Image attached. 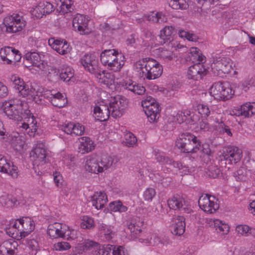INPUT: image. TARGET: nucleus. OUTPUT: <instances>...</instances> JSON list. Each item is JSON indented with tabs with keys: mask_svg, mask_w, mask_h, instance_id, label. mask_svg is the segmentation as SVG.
Masks as SVG:
<instances>
[{
	"mask_svg": "<svg viewBox=\"0 0 255 255\" xmlns=\"http://www.w3.org/2000/svg\"><path fill=\"white\" fill-rule=\"evenodd\" d=\"M30 157L34 160V165L43 164L47 162V151L43 142H37L30 153Z\"/></svg>",
	"mask_w": 255,
	"mask_h": 255,
	"instance_id": "obj_10",
	"label": "nucleus"
},
{
	"mask_svg": "<svg viewBox=\"0 0 255 255\" xmlns=\"http://www.w3.org/2000/svg\"><path fill=\"white\" fill-rule=\"evenodd\" d=\"M85 168L87 171L91 173L98 174L102 172L99 157L96 155L88 156L85 162Z\"/></svg>",
	"mask_w": 255,
	"mask_h": 255,
	"instance_id": "obj_20",
	"label": "nucleus"
},
{
	"mask_svg": "<svg viewBox=\"0 0 255 255\" xmlns=\"http://www.w3.org/2000/svg\"><path fill=\"white\" fill-rule=\"evenodd\" d=\"M60 77L66 82H74V70L72 68L69 66L63 68L60 74Z\"/></svg>",
	"mask_w": 255,
	"mask_h": 255,
	"instance_id": "obj_38",
	"label": "nucleus"
},
{
	"mask_svg": "<svg viewBox=\"0 0 255 255\" xmlns=\"http://www.w3.org/2000/svg\"><path fill=\"white\" fill-rule=\"evenodd\" d=\"M137 142L136 137L132 133H128L126 135L125 144L127 146H133Z\"/></svg>",
	"mask_w": 255,
	"mask_h": 255,
	"instance_id": "obj_55",
	"label": "nucleus"
},
{
	"mask_svg": "<svg viewBox=\"0 0 255 255\" xmlns=\"http://www.w3.org/2000/svg\"><path fill=\"white\" fill-rule=\"evenodd\" d=\"M128 228L133 235H137L141 231V227L143 226L142 222L139 219H132L128 224Z\"/></svg>",
	"mask_w": 255,
	"mask_h": 255,
	"instance_id": "obj_39",
	"label": "nucleus"
},
{
	"mask_svg": "<svg viewBox=\"0 0 255 255\" xmlns=\"http://www.w3.org/2000/svg\"><path fill=\"white\" fill-rule=\"evenodd\" d=\"M176 146L184 153H196L200 149L201 142L194 135L185 132L179 134Z\"/></svg>",
	"mask_w": 255,
	"mask_h": 255,
	"instance_id": "obj_5",
	"label": "nucleus"
},
{
	"mask_svg": "<svg viewBox=\"0 0 255 255\" xmlns=\"http://www.w3.org/2000/svg\"><path fill=\"white\" fill-rule=\"evenodd\" d=\"M11 144L15 150L20 151L24 148L25 142L21 137L14 136L12 137Z\"/></svg>",
	"mask_w": 255,
	"mask_h": 255,
	"instance_id": "obj_45",
	"label": "nucleus"
},
{
	"mask_svg": "<svg viewBox=\"0 0 255 255\" xmlns=\"http://www.w3.org/2000/svg\"><path fill=\"white\" fill-rule=\"evenodd\" d=\"M134 69L141 78L154 80L162 74L163 68L157 61L151 58L139 60L134 64Z\"/></svg>",
	"mask_w": 255,
	"mask_h": 255,
	"instance_id": "obj_2",
	"label": "nucleus"
},
{
	"mask_svg": "<svg viewBox=\"0 0 255 255\" xmlns=\"http://www.w3.org/2000/svg\"><path fill=\"white\" fill-rule=\"evenodd\" d=\"M152 238L151 237L150 239L149 238H146V239H140L139 241L141 243H145L146 244H158L160 243H162L161 242L160 239L158 237H154V239L153 240V241L152 242Z\"/></svg>",
	"mask_w": 255,
	"mask_h": 255,
	"instance_id": "obj_61",
	"label": "nucleus"
},
{
	"mask_svg": "<svg viewBox=\"0 0 255 255\" xmlns=\"http://www.w3.org/2000/svg\"><path fill=\"white\" fill-rule=\"evenodd\" d=\"M242 115L245 117H249L255 114V102L247 103L241 107Z\"/></svg>",
	"mask_w": 255,
	"mask_h": 255,
	"instance_id": "obj_40",
	"label": "nucleus"
},
{
	"mask_svg": "<svg viewBox=\"0 0 255 255\" xmlns=\"http://www.w3.org/2000/svg\"><path fill=\"white\" fill-rule=\"evenodd\" d=\"M35 93L33 96L31 98L37 103H40L44 99H47L51 102V99L56 95V91L54 90H48L44 89L42 87H38L36 89L34 88Z\"/></svg>",
	"mask_w": 255,
	"mask_h": 255,
	"instance_id": "obj_19",
	"label": "nucleus"
},
{
	"mask_svg": "<svg viewBox=\"0 0 255 255\" xmlns=\"http://www.w3.org/2000/svg\"><path fill=\"white\" fill-rule=\"evenodd\" d=\"M176 33L174 27L171 25L165 26L160 30V38L161 44L170 42L173 40L172 36Z\"/></svg>",
	"mask_w": 255,
	"mask_h": 255,
	"instance_id": "obj_30",
	"label": "nucleus"
},
{
	"mask_svg": "<svg viewBox=\"0 0 255 255\" xmlns=\"http://www.w3.org/2000/svg\"><path fill=\"white\" fill-rule=\"evenodd\" d=\"M91 202L97 209L103 208L108 202L107 195L104 192H97L91 197Z\"/></svg>",
	"mask_w": 255,
	"mask_h": 255,
	"instance_id": "obj_27",
	"label": "nucleus"
},
{
	"mask_svg": "<svg viewBox=\"0 0 255 255\" xmlns=\"http://www.w3.org/2000/svg\"><path fill=\"white\" fill-rule=\"evenodd\" d=\"M127 104L126 98L118 96L112 99L109 106L100 104L96 106L94 109V114L97 120L101 122L107 120L110 114L113 118H119L122 116Z\"/></svg>",
	"mask_w": 255,
	"mask_h": 255,
	"instance_id": "obj_1",
	"label": "nucleus"
},
{
	"mask_svg": "<svg viewBox=\"0 0 255 255\" xmlns=\"http://www.w3.org/2000/svg\"><path fill=\"white\" fill-rule=\"evenodd\" d=\"M81 227L84 229H90L94 227V220L88 216L83 217V221L81 224Z\"/></svg>",
	"mask_w": 255,
	"mask_h": 255,
	"instance_id": "obj_51",
	"label": "nucleus"
},
{
	"mask_svg": "<svg viewBox=\"0 0 255 255\" xmlns=\"http://www.w3.org/2000/svg\"><path fill=\"white\" fill-rule=\"evenodd\" d=\"M3 112L9 119L20 121L23 119V116L29 113V110L26 102L13 98L5 102Z\"/></svg>",
	"mask_w": 255,
	"mask_h": 255,
	"instance_id": "obj_3",
	"label": "nucleus"
},
{
	"mask_svg": "<svg viewBox=\"0 0 255 255\" xmlns=\"http://www.w3.org/2000/svg\"><path fill=\"white\" fill-rule=\"evenodd\" d=\"M144 16L148 21L160 24L166 22L168 20L166 15L162 12H152L150 14Z\"/></svg>",
	"mask_w": 255,
	"mask_h": 255,
	"instance_id": "obj_34",
	"label": "nucleus"
},
{
	"mask_svg": "<svg viewBox=\"0 0 255 255\" xmlns=\"http://www.w3.org/2000/svg\"><path fill=\"white\" fill-rule=\"evenodd\" d=\"M62 238H66L67 240H74L77 238V231L70 230L69 227L64 225Z\"/></svg>",
	"mask_w": 255,
	"mask_h": 255,
	"instance_id": "obj_46",
	"label": "nucleus"
},
{
	"mask_svg": "<svg viewBox=\"0 0 255 255\" xmlns=\"http://www.w3.org/2000/svg\"><path fill=\"white\" fill-rule=\"evenodd\" d=\"M61 10L63 13L71 12L73 9L72 0H64L60 6Z\"/></svg>",
	"mask_w": 255,
	"mask_h": 255,
	"instance_id": "obj_50",
	"label": "nucleus"
},
{
	"mask_svg": "<svg viewBox=\"0 0 255 255\" xmlns=\"http://www.w3.org/2000/svg\"><path fill=\"white\" fill-rule=\"evenodd\" d=\"M14 51H15V49L12 47H5L0 49V56L2 60L5 61L7 64H9L12 62Z\"/></svg>",
	"mask_w": 255,
	"mask_h": 255,
	"instance_id": "obj_35",
	"label": "nucleus"
},
{
	"mask_svg": "<svg viewBox=\"0 0 255 255\" xmlns=\"http://www.w3.org/2000/svg\"><path fill=\"white\" fill-rule=\"evenodd\" d=\"M154 158L157 162L161 164H171L172 163V159L165 155L164 153L159 151L158 150L154 151Z\"/></svg>",
	"mask_w": 255,
	"mask_h": 255,
	"instance_id": "obj_43",
	"label": "nucleus"
},
{
	"mask_svg": "<svg viewBox=\"0 0 255 255\" xmlns=\"http://www.w3.org/2000/svg\"><path fill=\"white\" fill-rule=\"evenodd\" d=\"M159 56L165 61H170L173 59L172 52L164 48L160 49Z\"/></svg>",
	"mask_w": 255,
	"mask_h": 255,
	"instance_id": "obj_52",
	"label": "nucleus"
},
{
	"mask_svg": "<svg viewBox=\"0 0 255 255\" xmlns=\"http://www.w3.org/2000/svg\"><path fill=\"white\" fill-rule=\"evenodd\" d=\"M94 149L93 142L88 137H82L80 139V144L78 146V151L82 154H84L91 151Z\"/></svg>",
	"mask_w": 255,
	"mask_h": 255,
	"instance_id": "obj_31",
	"label": "nucleus"
},
{
	"mask_svg": "<svg viewBox=\"0 0 255 255\" xmlns=\"http://www.w3.org/2000/svg\"><path fill=\"white\" fill-rule=\"evenodd\" d=\"M97 79H99V82L103 83L105 85L109 86L112 85L114 82L113 75L109 73H105L104 71L101 72L98 69V72L94 73Z\"/></svg>",
	"mask_w": 255,
	"mask_h": 255,
	"instance_id": "obj_33",
	"label": "nucleus"
},
{
	"mask_svg": "<svg viewBox=\"0 0 255 255\" xmlns=\"http://www.w3.org/2000/svg\"><path fill=\"white\" fill-rule=\"evenodd\" d=\"M17 243L12 240L5 241L0 245V255H11L17 253Z\"/></svg>",
	"mask_w": 255,
	"mask_h": 255,
	"instance_id": "obj_26",
	"label": "nucleus"
},
{
	"mask_svg": "<svg viewBox=\"0 0 255 255\" xmlns=\"http://www.w3.org/2000/svg\"><path fill=\"white\" fill-rule=\"evenodd\" d=\"M185 220L183 216H180L174 219L171 229V232L174 235L180 236L183 234L185 230Z\"/></svg>",
	"mask_w": 255,
	"mask_h": 255,
	"instance_id": "obj_28",
	"label": "nucleus"
},
{
	"mask_svg": "<svg viewBox=\"0 0 255 255\" xmlns=\"http://www.w3.org/2000/svg\"><path fill=\"white\" fill-rule=\"evenodd\" d=\"M169 4L175 9H186L188 7V4L186 0H170Z\"/></svg>",
	"mask_w": 255,
	"mask_h": 255,
	"instance_id": "obj_44",
	"label": "nucleus"
},
{
	"mask_svg": "<svg viewBox=\"0 0 255 255\" xmlns=\"http://www.w3.org/2000/svg\"><path fill=\"white\" fill-rule=\"evenodd\" d=\"M64 225L55 222L50 224L47 228V234L54 238H62Z\"/></svg>",
	"mask_w": 255,
	"mask_h": 255,
	"instance_id": "obj_32",
	"label": "nucleus"
},
{
	"mask_svg": "<svg viewBox=\"0 0 255 255\" xmlns=\"http://www.w3.org/2000/svg\"><path fill=\"white\" fill-rule=\"evenodd\" d=\"M144 104H147V106H151L152 105H153V104H158L157 103H156L155 100L151 97H147V98L146 99H145L144 100H143L142 101V106L143 107L144 110L145 109V105Z\"/></svg>",
	"mask_w": 255,
	"mask_h": 255,
	"instance_id": "obj_64",
	"label": "nucleus"
},
{
	"mask_svg": "<svg viewBox=\"0 0 255 255\" xmlns=\"http://www.w3.org/2000/svg\"><path fill=\"white\" fill-rule=\"evenodd\" d=\"M216 230L218 233L222 235H227L229 232L230 227L227 224L223 223L220 221V224L218 226Z\"/></svg>",
	"mask_w": 255,
	"mask_h": 255,
	"instance_id": "obj_57",
	"label": "nucleus"
},
{
	"mask_svg": "<svg viewBox=\"0 0 255 255\" xmlns=\"http://www.w3.org/2000/svg\"><path fill=\"white\" fill-rule=\"evenodd\" d=\"M214 197L208 195L201 196L198 200L200 208L208 213H213L219 208V205L214 201Z\"/></svg>",
	"mask_w": 255,
	"mask_h": 255,
	"instance_id": "obj_12",
	"label": "nucleus"
},
{
	"mask_svg": "<svg viewBox=\"0 0 255 255\" xmlns=\"http://www.w3.org/2000/svg\"><path fill=\"white\" fill-rule=\"evenodd\" d=\"M71 248L70 245L65 242H61L56 243L54 245L53 249L58 251H66L70 249Z\"/></svg>",
	"mask_w": 255,
	"mask_h": 255,
	"instance_id": "obj_53",
	"label": "nucleus"
},
{
	"mask_svg": "<svg viewBox=\"0 0 255 255\" xmlns=\"http://www.w3.org/2000/svg\"><path fill=\"white\" fill-rule=\"evenodd\" d=\"M18 224L20 225L19 237L20 239L29 235L35 228L34 221L29 217H24L18 219Z\"/></svg>",
	"mask_w": 255,
	"mask_h": 255,
	"instance_id": "obj_18",
	"label": "nucleus"
},
{
	"mask_svg": "<svg viewBox=\"0 0 255 255\" xmlns=\"http://www.w3.org/2000/svg\"><path fill=\"white\" fill-rule=\"evenodd\" d=\"M198 112L203 117H208L211 113L209 108L204 105H199L198 106Z\"/></svg>",
	"mask_w": 255,
	"mask_h": 255,
	"instance_id": "obj_56",
	"label": "nucleus"
},
{
	"mask_svg": "<svg viewBox=\"0 0 255 255\" xmlns=\"http://www.w3.org/2000/svg\"><path fill=\"white\" fill-rule=\"evenodd\" d=\"M0 172L7 173L14 178L19 175L18 167L13 162L8 161L6 158L0 154Z\"/></svg>",
	"mask_w": 255,
	"mask_h": 255,
	"instance_id": "obj_16",
	"label": "nucleus"
},
{
	"mask_svg": "<svg viewBox=\"0 0 255 255\" xmlns=\"http://www.w3.org/2000/svg\"><path fill=\"white\" fill-rule=\"evenodd\" d=\"M51 104L55 107L62 108L67 103V100L60 92H57L56 95L51 99Z\"/></svg>",
	"mask_w": 255,
	"mask_h": 255,
	"instance_id": "obj_41",
	"label": "nucleus"
},
{
	"mask_svg": "<svg viewBox=\"0 0 255 255\" xmlns=\"http://www.w3.org/2000/svg\"><path fill=\"white\" fill-rule=\"evenodd\" d=\"M115 246L108 245L100 249L98 252V255H113V249Z\"/></svg>",
	"mask_w": 255,
	"mask_h": 255,
	"instance_id": "obj_54",
	"label": "nucleus"
},
{
	"mask_svg": "<svg viewBox=\"0 0 255 255\" xmlns=\"http://www.w3.org/2000/svg\"><path fill=\"white\" fill-rule=\"evenodd\" d=\"M118 56V52L115 49L105 50L101 54V61L110 70L117 72L121 70L124 64L123 61L119 60Z\"/></svg>",
	"mask_w": 255,
	"mask_h": 255,
	"instance_id": "obj_6",
	"label": "nucleus"
},
{
	"mask_svg": "<svg viewBox=\"0 0 255 255\" xmlns=\"http://www.w3.org/2000/svg\"><path fill=\"white\" fill-rule=\"evenodd\" d=\"M48 44L54 50L60 54L64 55L70 51L67 42L63 40H60L51 38L48 40Z\"/></svg>",
	"mask_w": 255,
	"mask_h": 255,
	"instance_id": "obj_21",
	"label": "nucleus"
},
{
	"mask_svg": "<svg viewBox=\"0 0 255 255\" xmlns=\"http://www.w3.org/2000/svg\"><path fill=\"white\" fill-rule=\"evenodd\" d=\"M113 254V255H128L127 251L122 246H115Z\"/></svg>",
	"mask_w": 255,
	"mask_h": 255,
	"instance_id": "obj_62",
	"label": "nucleus"
},
{
	"mask_svg": "<svg viewBox=\"0 0 255 255\" xmlns=\"http://www.w3.org/2000/svg\"><path fill=\"white\" fill-rule=\"evenodd\" d=\"M54 10L53 5L47 1H41L31 10V14L37 19L41 18Z\"/></svg>",
	"mask_w": 255,
	"mask_h": 255,
	"instance_id": "obj_17",
	"label": "nucleus"
},
{
	"mask_svg": "<svg viewBox=\"0 0 255 255\" xmlns=\"http://www.w3.org/2000/svg\"><path fill=\"white\" fill-rule=\"evenodd\" d=\"M17 200L9 195L4 194L0 197V204L3 206L11 207L14 206Z\"/></svg>",
	"mask_w": 255,
	"mask_h": 255,
	"instance_id": "obj_42",
	"label": "nucleus"
},
{
	"mask_svg": "<svg viewBox=\"0 0 255 255\" xmlns=\"http://www.w3.org/2000/svg\"><path fill=\"white\" fill-rule=\"evenodd\" d=\"M155 194V191L153 188H148L144 192L143 197L145 200L151 201Z\"/></svg>",
	"mask_w": 255,
	"mask_h": 255,
	"instance_id": "obj_60",
	"label": "nucleus"
},
{
	"mask_svg": "<svg viewBox=\"0 0 255 255\" xmlns=\"http://www.w3.org/2000/svg\"><path fill=\"white\" fill-rule=\"evenodd\" d=\"M98 230L101 234H103L106 239L110 240L115 235L113 228L111 226L107 225L103 223H99Z\"/></svg>",
	"mask_w": 255,
	"mask_h": 255,
	"instance_id": "obj_36",
	"label": "nucleus"
},
{
	"mask_svg": "<svg viewBox=\"0 0 255 255\" xmlns=\"http://www.w3.org/2000/svg\"><path fill=\"white\" fill-rule=\"evenodd\" d=\"M246 170L244 167L240 168L234 173V177L237 181H243L246 179Z\"/></svg>",
	"mask_w": 255,
	"mask_h": 255,
	"instance_id": "obj_58",
	"label": "nucleus"
},
{
	"mask_svg": "<svg viewBox=\"0 0 255 255\" xmlns=\"http://www.w3.org/2000/svg\"><path fill=\"white\" fill-rule=\"evenodd\" d=\"M168 205L170 209L173 210H181L188 211V204L185 199L179 196H174L168 200Z\"/></svg>",
	"mask_w": 255,
	"mask_h": 255,
	"instance_id": "obj_23",
	"label": "nucleus"
},
{
	"mask_svg": "<svg viewBox=\"0 0 255 255\" xmlns=\"http://www.w3.org/2000/svg\"><path fill=\"white\" fill-rule=\"evenodd\" d=\"M11 81L12 82L14 88L18 91V93L23 97L33 96L35 93L34 88L31 87L29 89L28 86L25 84L23 80L19 77L12 76Z\"/></svg>",
	"mask_w": 255,
	"mask_h": 255,
	"instance_id": "obj_15",
	"label": "nucleus"
},
{
	"mask_svg": "<svg viewBox=\"0 0 255 255\" xmlns=\"http://www.w3.org/2000/svg\"><path fill=\"white\" fill-rule=\"evenodd\" d=\"M178 35L179 37L182 38H186L189 41H193L196 39V37L194 34L190 33L188 32L183 30H180L178 31Z\"/></svg>",
	"mask_w": 255,
	"mask_h": 255,
	"instance_id": "obj_59",
	"label": "nucleus"
},
{
	"mask_svg": "<svg viewBox=\"0 0 255 255\" xmlns=\"http://www.w3.org/2000/svg\"><path fill=\"white\" fill-rule=\"evenodd\" d=\"M24 64L27 67L33 66L36 70H44L46 65L41 60L39 55L36 52H27L24 55Z\"/></svg>",
	"mask_w": 255,
	"mask_h": 255,
	"instance_id": "obj_13",
	"label": "nucleus"
},
{
	"mask_svg": "<svg viewBox=\"0 0 255 255\" xmlns=\"http://www.w3.org/2000/svg\"><path fill=\"white\" fill-rule=\"evenodd\" d=\"M118 162L116 158L111 156H104L100 159V166L102 168V172L108 169Z\"/></svg>",
	"mask_w": 255,
	"mask_h": 255,
	"instance_id": "obj_37",
	"label": "nucleus"
},
{
	"mask_svg": "<svg viewBox=\"0 0 255 255\" xmlns=\"http://www.w3.org/2000/svg\"><path fill=\"white\" fill-rule=\"evenodd\" d=\"M23 119H24V122L22 123V125L20 127L25 129V130H27V129L31 128V132L29 133L30 136H34V133L37 131V122L35 119L30 111L26 115L23 116Z\"/></svg>",
	"mask_w": 255,
	"mask_h": 255,
	"instance_id": "obj_24",
	"label": "nucleus"
},
{
	"mask_svg": "<svg viewBox=\"0 0 255 255\" xmlns=\"http://www.w3.org/2000/svg\"><path fill=\"white\" fill-rule=\"evenodd\" d=\"M210 93L214 99L218 100H227L231 99L234 91L227 82H216L210 89Z\"/></svg>",
	"mask_w": 255,
	"mask_h": 255,
	"instance_id": "obj_7",
	"label": "nucleus"
},
{
	"mask_svg": "<svg viewBox=\"0 0 255 255\" xmlns=\"http://www.w3.org/2000/svg\"><path fill=\"white\" fill-rule=\"evenodd\" d=\"M145 105V109L144 110V113L150 122H153L156 121L160 116V106L159 104H154L151 106Z\"/></svg>",
	"mask_w": 255,
	"mask_h": 255,
	"instance_id": "obj_29",
	"label": "nucleus"
},
{
	"mask_svg": "<svg viewBox=\"0 0 255 255\" xmlns=\"http://www.w3.org/2000/svg\"><path fill=\"white\" fill-rule=\"evenodd\" d=\"M222 155L224 159L228 161L229 163H236L241 160L243 156V152L238 147L229 146L224 148Z\"/></svg>",
	"mask_w": 255,
	"mask_h": 255,
	"instance_id": "obj_11",
	"label": "nucleus"
},
{
	"mask_svg": "<svg viewBox=\"0 0 255 255\" xmlns=\"http://www.w3.org/2000/svg\"><path fill=\"white\" fill-rule=\"evenodd\" d=\"M206 173L207 175L213 178L219 177L221 174L220 169L215 165L209 166L207 169Z\"/></svg>",
	"mask_w": 255,
	"mask_h": 255,
	"instance_id": "obj_48",
	"label": "nucleus"
},
{
	"mask_svg": "<svg viewBox=\"0 0 255 255\" xmlns=\"http://www.w3.org/2000/svg\"><path fill=\"white\" fill-rule=\"evenodd\" d=\"M191 59L197 60L198 62L189 67L187 76L189 79L197 80L201 79L206 73V69L203 65L205 57L199 52V50L196 47L191 48Z\"/></svg>",
	"mask_w": 255,
	"mask_h": 255,
	"instance_id": "obj_4",
	"label": "nucleus"
},
{
	"mask_svg": "<svg viewBox=\"0 0 255 255\" xmlns=\"http://www.w3.org/2000/svg\"><path fill=\"white\" fill-rule=\"evenodd\" d=\"M61 129L65 133L75 135H81L84 131V128L80 124L69 123L62 126Z\"/></svg>",
	"mask_w": 255,
	"mask_h": 255,
	"instance_id": "obj_25",
	"label": "nucleus"
},
{
	"mask_svg": "<svg viewBox=\"0 0 255 255\" xmlns=\"http://www.w3.org/2000/svg\"><path fill=\"white\" fill-rule=\"evenodd\" d=\"M212 72L216 76L224 77L230 72L232 69L231 60L227 57H213L211 65Z\"/></svg>",
	"mask_w": 255,
	"mask_h": 255,
	"instance_id": "obj_9",
	"label": "nucleus"
},
{
	"mask_svg": "<svg viewBox=\"0 0 255 255\" xmlns=\"http://www.w3.org/2000/svg\"><path fill=\"white\" fill-rule=\"evenodd\" d=\"M5 31L7 33H15L21 31L26 25L23 17L18 14L5 17L3 21Z\"/></svg>",
	"mask_w": 255,
	"mask_h": 255,
	"instance_id": "obj_8",
	"label": "nucleus"
},
{
	"mask_svg": "<svg viewBox=\"0 0 255 255\" xmlns=\"http://www.w3.org/2000/svg\"><path fill=\"white\" fill-rule=\"evenodd\" d=\"M54 181L56 185L59 187L62 185L63 178L59 172H55L53 173Z\"/></svg>",
	"mask_w": 255,
	"mask_h": 255,
	"instance_id": "obj_63",
	"label": "nucleus"
},
{
	"mask_svg": "<svg viewBox=\"0 0 255 255\" xmlns=\"http://www.w3.org/2000/svg\"><path fill=\"white\" fill-rule=\"evenodd\" d=\"M89 21L85 16L77 14L73 18V26L80 34H89L91 32L88 27Z\"/></svg>",
	"mask_w": 255,
	"mask_h": 255,
	"instance_id": "obj_14",
	"label": "nucleus"
},
{
	"mask_svg": "<svg viewBox=\"0 0 255 255\" xmlns=\"http://www.w3.org/2000/svg\"><path fill=\"white\" fill-rule=\"evenodd\" d=\"M191 112L188 110H185L184 111H179L177 113L176 116V121L179 124L183 123V122H186L188 119V116H190Z\"/></svg>",
	"mask_w": 255,
	"mask_h": 255,
	"instance_id": "obj_49",
	"label": "nucleus"
},
{
	"mask_svg": "<svg viewBox=\"0 0 255 255\" xmlns=\"http://www.w3.org/2000/svg\"><path fill=\"white\" fill-rule=\"evenodd\" d=\"M85 69L89 72L94 74L98 72L97 61L90 54H85L80 60Z\"/></svg>",
	"mask_w": 255,
	"mask_h": 255,
	"instance_id": "obj_22",
	"label": "nucleus"
},
{
	"mask_svg": "<svg viewBox=\"0 0 255 255\" xmlns=\"http://www.w3.org/2000/svg\"><path fill=\"white\" fill-rule=\"evenodd\" d=\"M236 232L238 235L248 236L251 234V228L246 225H239L236 226Z\"/></svg>",
	"mask_w": 255,
	"mask_h": 255,
	"instance_id": "obj_47",
	"label": "nucleus"
}]
</instances>
